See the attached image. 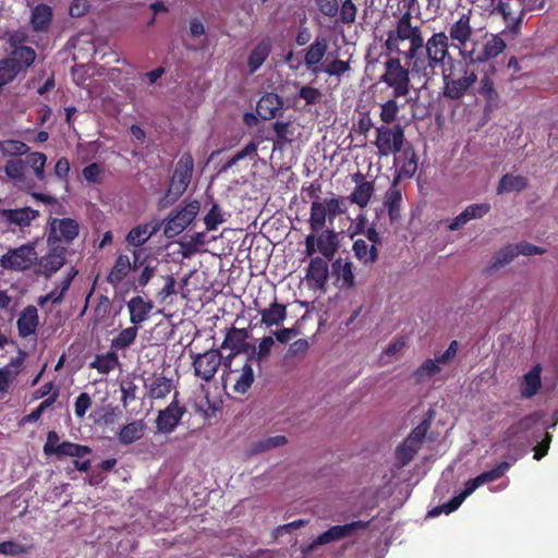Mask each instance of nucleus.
I'll return each mask as SVG.
<instances>
[{
  "label": "nucleus",
  "mask_w": 558,
  "mask_h": 558,
  "mask_svg": "<svg viewBox=\"0 0 558 558\" xmlns=\"http://www.w3.org/2000/svg\"><path fill=\"white\" fill-rule=\"evenodd\" d=\"M411 11H405L398 17L391 29L387 32L384 46L388 54H402L412 61L417 51L423 49V32L420 25L413 24Z\"/></svg>",
  "instance_id": "nucleus-1"
},
{
  "label": "nucleus",
  "mask_w": 558,
  "mask_h": 558,
  "mask_svg": "<svg viewBox=\"0 0 558 558\" xmlns=\"http://www.w3.org/2000/svg\"><path fill=\"white\" fill-rule=\"evenodd\" d=\"M447 58H450L449 37L445 32L434 33L427 40L423 38V49L411 61L412 74L428 80Z\"/></svg>",
  "instance_id": "nucleus-2"
},
{
  "label": "nucleus",
  "mask_w": 558,
  "mask_h": 558,
  "mask_svg": "<svg viewBox=\"0 0 558 558\" xmlns=\"http://www.w3.org/2000/svg\"><path fill=\"white\" fill-rule=\"evenodd\" d=\"M43 450L46 457L56 456L58 460L64 457L75 458L73 466L65 469L66 474H71L74 470L87 472L90 469V460H83V458L92 453V448L68 440L60 441V436L56 430L48 432Z\"/></svg>",
  "instance_id": "nucleus-3"
},
{
  "label": "nucleus",
  "mask_w": 558,
  "mask_h": 558,
  "mask_svg": "<svg viewBox=\"0 0 558 558\" xmlns=\"http://www.w3.org/2000/svg\"><path fill=\"white\" fill-rule=\"evenodd\" d=\"M193 170V157L190 153H184L175 163L173 174L165 195L159 199V209L171 206L180 198L191 182Z\"/></svg>",
  "instance_id": "nucleus-4"
},
{
  "label": "nucleus",
  "mask_w": 558,
  "mask_h": 558,
  "mask_svg": "<svg viewBox=\"0 0 558 558\" xmlns=\"http://www.w3.org/2000/svg\"><path fill=\"white\" fill-rule=\"evenodd\" d=\"M36 52L32 47H15L11 56L0 60V94L3 86L12 82L34 63Z\"/></svg>",
  "instance_id": "nucleus-5"
},
{
  "label": "nucleus",
  "mask_w": 558,
  "mask_h": 558,
  "mask_svg": "<svg viewBox=\"0 0 558 558\" xmlns=\"http://www.w3.org/2000/svg\"><path fill=\"white\" fill-rule=\"evenodd\" d=\"M548 0H520L521 9L517 15L513 14L510 2L500 1L496 4L493 13H498L505 22L504 34H511L514 37L520 35L524 15L530 12L544 10Z\"/></svg>",
  "instance_id": "nucleus-6"
},
{
  "label": "nucleus",
  "mask_w": 558,
  "mask_h": 558,
  "mask_svg": "<svg viewBox=\"0 0 558 558\" xmlns=\"http://www.w3.org/2000/svg\"><path fill=\"white\" fill-rule=\"evenodd\" d=\"M384 69L385 72L379 81L392 88L396 98L407 96L411 85V61H409V68H405L399 57H390L385 61Z\"/></svg>",
  "instance_id": "nucleus-7"
},
{
  "label": "nucleus",
  "mask_w": 558,
  "mask_h": 558,
  "mask_svg": "<svg viewBox=\"0 0 558 558\" xmlns=\"http://www.w3.org/2000/svg\"><path fill=\"white\" fill-rule=\"evenodd\" d=\"M38 260L34 243L22 244L9 248L0 258V266L9 271H25L31 269Z\"/></svg>",
  "instance_id": "nucleus-8"
},
{
  "label": "nucleus",
  "mask_w": 558,
  "mask_h": 558,
  "mask_svg": "<svg viewBox=\"0 0 558 558\" xmlns=\"http://www.w3.org/2000/svg\"><path fill=\"white\" fill-rule=\"evenodd\" d=\"M250 332L245 328L230 327L227 329L225 339L219 350H230L223 357V367L232 372L231 366L235 356L242 353L248 355L252 344L247 342Z\"/></svg>",
  "instance_id": "nucleus-9"
},
{
  "label": "nucleus",
  "mask_w": 558,
  "mask_h": 558,
  "mask_svg": "<svg viewBox=\"0 0 558 558\" xmlns=\"http://www.w3.org/2000/svg\"><path fill=\"white\" fill-rule=\"evenodd\" d=\"M48 246H57L60 243L71 244L78 235L80 225L72 218H49L48 220Z\"/></svg>",
  "instance_id": "nucleus-10"
},
{
  "label": "nucleus",
  "mask_w": 558,
  "mask_h": 558,
  "mask_svg": "<svg viewBox=\"0 0 558 558\" xmlns=\"http://www.w3.org/2000/svg\"><path fill=\"white\" fill-rule=\"evenodd\" d=\"M511 34H504V31L499 34H490L488 37V34L485 35L487 38L484 43L481 50L476 49V45L473 44L470 51L465 53V61H469L470 63H485L496 57H498L500 53H502L507 47L505 39L502 36H508Z\"/></svg>",
  "instance_id": "nucleus-11"
},
{
  "label": "nucleus",
  "mask_w": 558,
  "mask_h": 558,
  "mask_svg": "<svg viewBox=\"0 0 558 558\" xmlns=\"http://www.w3.org/2000/svg\"><path fill=\"white\" fill-rule=\"evenodd\" d=\"M201 208L198 201L194 199L185 204V206L175 210L167 219L163 228V233L167 238H174L180 234L187 226H190L196 218Z\"/></svg>",
  "instance_id": "nucleus-12"
},
{
  "label": "nucleus",
  "mask_w": 558,
  "mask_h": 558,
  "mask_svg": "<svg viewBox=\"0 0 558 558\" xmlns=\"http://www.w3.org/2000/svg\"><path fill=\"white\" fill-rule=\"evenodd\" d=\"M472 12L460 14L459 19L449 25V40L460 50L461 57L465 60V53L470 51L468 44L472 39L473 27L471 25Z\"/></svg>",
  "instance_id": "nucleus-13"
},
{
  "label": "nucleus",
  "mask_w": 558,
  "mask_h": 558,
  "mask_svg": "<svg viewBox=\"0 0 558 558\" xmlns=\"http://www.w3.org/2000/svg\"><path fill=\"white\" fill-rule=\"evenodd\" d=\"M223 357L219 349H210L196 354L192 363L195 376L209 383L215 377L219 366L223 365Z\"/></svg>",
  "instance_id": "nucleus-14"
},
{
  "label": "nucleus",
  "mask_w": 558,
  "mask_h": 558,
  "mask_svg": "<svg viewBox=\"0 0 558 558\" xmlns=\"http://www.w3.org/2000/svg\"><path fill=\"white\" fill-rule=\"evenodd\" d=\"M328 39L319 35L302 51L304 54L303 64L311 74L317 76L322 73V68L325 65L324 58L328 52Z\"/></svg>",
  "instance_id": "nucleus-15"
},
{
  "label": "nucleus",
  "mask_w": 558,
  "mask_h": 558,
  "mask_svg": "<svg viewBox=\"0 0 558 558\" xmlns=\"http://www.w3.org/2000/svg\"><path fill=\"white\" fill-rule=\"evenodd\" d=\"M179 392L175 391L172 401L160 410L156 418V427L162 434L172 433L186 412L185 407L179 404Z\"/></svg>",
  "instance_id": "nucleus-16"
},
{
  "label": "nucleus",
  "mask_w": 558,
  "mask_h": 558,
  "mask_svg": "<svg viewBox=\"0 0 558 558\" xmlns=\"http://www.w3.org/2000/svg\"><path fill=\"white\" fill-rule=\"evenodd\" d=\"M134 260L131 263L130 257L125 254H119L111 267L109 274L106 277V281L113 288H117L132 270L141 268L144 260L140 262V251H133Z\"/></svg>",
  "instance_id": "nucleus-17"
},
{
  "label": "nucleus",
  "mask_w": 558,
  "mask_h": 558,
  "mask_svg": "<svg viewBox=\"0 0 558 558\" xmlns=\"http://www.w3.org/2000/svg\"><path fill=\"white\" fill-rule=\"evenodd\" d=\"M66 248L61 245L49 246L48 253L35 264L34 272L37 276L50 278L65 264Z\"/></svg>",
  "instance_id": "nucleus-18"
},
{
  "label": "nucleus",
  "mask_w": 558,
  "mask_h": 558,
  "mask_svg": "<svg viewBox=\"0 0 558 558\" xmlns=\"http://www.w3.org/2000/svg\"><path fill=\"white\" fill-rule=\"evenodd\" d=\"M476 80L477 76L473 71L465 72L463 76L452 80L445 75L444 95L450 99H459L474 85Z\"/></svg>",
  "instance_id": "nucleus-19"
},
{
  "label": "nucleus",
  "mask_w": 558,
  "mask_h": 558,
  "mask_svg": "<svg viewBox=\"0 0 558 558\" xmlns=\"http://www.w3.org/2000/svg\"><path fill=\"white\" fill-rule=\"evenodd\" d=\"M39 326L38 310L35 305L25 306L20 313L16 327L17 333L21 338H28L35 336Z\"/></svg>",
  "instance_id": "nucleus-20"
},
{
  "label": "nucleus",
  "mask_w": 558,
  "mask_h": 558,
  "mask_svg": "<svg viewBox=\"0 0 558 558\" xmlns=\"http://www.w3.org/2000/svg\"><path fill=\"white\" fill-rule=\"evenodd\" d=\"M402 193L399 187V178H396L385 193L384 207L387 209L390 223L393 225L401 217Z\"/></svg>",
  "instance_id": "nucleus-21"
},
{
  "label": "nucleus",
  "mask_w": 558,
  "mask_h": 558,
  "mask_svg": "<svg viewBox=\"0 0 558 558\" xmlns=\"http://www.w3.org/2000/svg\"><path fill=\"white\" fill-rule=\"evenodd\" d=\"M490 211L488 203L471 204L462 213H460L449 225L450 231H456L473 219H480Z\"/></svg>",
  "instance_id": "nucleus-22"
},
{
  "label": "nucleus",
  "mask_w": 558,
  "mask_h": 558,
  "mask_svg": "<svg viewBox=\"0 0 558 558\" xmlns=\"http://www.w3.org/2000/svg\"><path fill=\"white\" fill-rule=\"evenodd\" d=\"M147 389V397L151 400L165 399L174 388V383L171 378L161 374H154L150 383H145Z\"/></svg>",
  "instance_id": "nucleus-23"
},
{
  "label": "nucleus",
  "mask_w": 558,
  "mask_h": 558,
  "mask_svg": "<svg viewBox=\"0 0 558 558\" xmlns=\"http://www.w3.org/2000/svg\"><path fill=\"white\" fill-rule=\"evenodd\" d=\"M282 108V98L275 93H267L258 100L256 111L262 119L271 120L278 116Z\"/></svg>",
  "instance_id": "nucleus-24"
},
{
  "label": "nucleus",
  "mask_w": 558,
  "mask_h": 558,
  "mask_svg": "<svg viewBox=\"0 0 558 558\" xmlns=\"http://www.w3.org/2000/svg\"><path fill=\"white\" fill-rule=\"evenodd\" d=\"M362 521H356L343 525H333L327 531L323 532L317 536L314 544L316 545H326L335 541H339L348 536L352 531L357 529L359 526H365Z\"/></svg>",
  "instance_id": "nucleus-25"
},
{
  "label": "nucleus",
  "mask_w": 558,
  "mask_h": 558,
  "mask_svg": "<svg viewBox=\"0 0 558 558\" xmlns=\"http://www.w3.org/2000/svg\"><path fill=\"white\" fill-rule=\"evenodd\" d=\"M154 308V303L151 300H144L143 296L136 295L133 296L128 302V310L130 313V322L133 325H140L145 322L151 310Z\"/></svg>",
  "instance_id": "nucleus-26"
},
{
  "label": "nucleus",
  "mask_w": 558,
  "mask_h": 558,
  "mask_svg": "<svg viewBox=\"0 0 558 558\" xmlns=\"http://www.w3.org/2000/svg\"><path fill=\"white\" fill-rule=\"evenodd\" d=\"M316 243L318 252L326 259L331 260L339 248L338 233L333 229L323 230L316 236Z\"/></svg>",
  "instance_id": "nucleus-27"
},
{
  "label": "nucleus",
  "mask_w": 558,
  "mask_h": 558,
  "mask_svg": "<svg viewBox=\"0 0 558 558\" xmlns=\"http://www.w3.org/2000/svg\"><path fill=\"white\" fill-rule=\"evenodd\" d=\"M1 216L9 225H15L20 228H25L39 216V211L31 207H23L17 209H3Z\"/></svg>",
  "instance_id": "nucleus-28"
},
{
  "label": "nucleus",
  "mask_w": 558,
  "mask_h": 558,
  "mask_svg": "<svg viewBox=\"0 0 558 558\" xmlns=\"http://www.w3.org/2000/svg\"><path fill=\"white\" fill-rule=\"evenodd\" d=\"M24 353L20 351V355L11 359V361L0 368V391H8L10 385L16 379L23 368Z\"/></svg>",
  "instance_id": "nucleus-29"
},
{
  "label": "nucleus",
  "mask_w": 558,
  "mask_h": 558,
  "mask_svg": "<svg viewBox=\"0 0 558 558\" xmlns=\"http://www.w3.org/2000/svg\"><path fill=\"white\" fill-rule=\"evenodd\" d=\"M52 8L45 3H39L32 9L29 23L32 28L39 32H47L52 22Z\"/></svg>",
  "instance_id": "nucleus-30"
},
{
  "label": "nucleus",
  "mask_w": 558,
  "mask_h": 558,
  "mask_svg": "<svg viewBox=\"0 0 558 558\" xmlns=\"http://www.w3.org/2000/svg\"><path fill=\"white\" fill-rule=\"evenodd\" d=\"M260 324L266 327L278 326L287 318V306L277 302V298L266 308L259 311Z\"/></svg>",
  "instance_id": "nucleus-31"
},
{
  "label": "nucleus",
  "mask_w": 558,
  "mask_h": 558,
  "mask_svg": "<svg viewBox=\"0 0 558 558\" xmlns=\"http://www.w3.org/2000/svg\"><path fill=\"white\" fill-rule=\"evenodd\" d=\"M541 374L542 366L541 364H536L523 376V381L520 387L522 398L531 399L538 392L542 387Z\"/></svg>",
  "instance_id": "nucleus-32"
},
{
  "label": "nucleus",
  "mask_w": 558,
  "mask_h": 558,
  "mask_svg": "<svg viewBox=\"0 0 558 558\" xmlns=\"http://www.w3.org/2000/svg\"><path fill=\"white\" fill-rule=\"evenodd\" d=\"M328 259L325 257H313L310 260L306 278L310 281H314L317 288H323L328 280Z\"/></svg>",
  "instance_id": "nucleus-33"
},
{
  "label": "nucleus",
  "mask_w": 558,
  "mask_h": 558,
  "mask_svg": "<svg viewBox=\"0 0 558 558\" xmlns=\"http://www.w3.org/2000/svg\"><path fill=\"white\" fill-rule=\"evenodd\" d=\"M271 51V44L269 39H263L251 51L247 58V66L250 74L255 73L262 64L266 61Z\"/></svg>",
  "instance_id": "nucleus-34"
},
{
  "label": "nucleus",
  "mask_w": 558,
  "mask_h": 558,
  "mask_svg": "<svg viewBox=\"0 0 558 558\" xmlns=\"http://www.w3.org/2000/svg\"><path fill=\"white\" fill-rule=\"evenodd\" d=\"M517 256L518 251L514 245L508 244L495 253L485 271L487 274H493L494 271L509 265Z\"/></svg>",
  "instance_id": "nucleus-35"
},
{
  "label": "nucleus",
  "mask_w": 558,
  "mask_h": 558,
  "mask_svg": "<svg viewBox=\"0 0 558 558\" xmlns=\"http://www.w3.org/2000/svg\"><path fill=\"white\" fill-rule=\"evenodd\" d=\"M352 250L354 256L365 266L373 265L378 260V247L368 245L363 239L355 240Z\"/></svg>",
  "instance_id": "nucleus-36"
},
{
  "label": "nucleus",
  "mask_w": 558,
  "mask_h": 558,
  "mask_svg": "<svg viewBox=\"0 0 558 558\" xmlns=\"http://www.w3.org/2000/svg\"><path fill=\"white\" fill-rule=\"evenodd\" d=\"M360 178L361 182H357L353 192L349 196V199L352 204H356L359 207L364 208L367 206L375 189L373 182L364 180L363 175H360Z\"/></svg>",
  "instance_id": "nucleus-37"
},
{
  "label": "nucleus",
  "mask_w": 558,
  "mask_h": 558,
  "mask_svg": "<svg viewBox=\"0 0 558 558\" xmlns=\"http://www.w3.org/2000/svg\"><path fill=\"white\" fill-rule=\"evenodd\" d=\"M145 424L142 420L133 421L124 425L118 434V440L122 445H131L143 437Z\"/></svg>",
  "instance_id": "nucleus-38"
},
{
  "label": "nucleus",
  "mask_w": 558,
  "mask_h": 558,
  "mask_svg": "<svg viewBox=\"0 0 558 558\" xmlns=\"http://www.w3.org/2000/svg\"><path fill=\"white\" fill-rule=\"evenodd\" d=\"M420 450V447L415 446L413 442H409V440L405 438L402 444L396 448V466L398 469L407 466L415 458Z\"/></svg>",
  "instance_id": "nucleus-39"
},
{
  "label": "nucleus",
  "mask_w": 558,
  "mask_h": 558,
  "mask_svg": "<svg viewBox=\"0 0 558 558\" xmlns=\"http://www.w3.org/2000/svg\"><path fill=\"white\" fill-rule=\"evenodd\" d=\"M326 206L319 201H313L311 205V216L308 219L311 231L318 232L324 229L328 214Z\"/></svg>",
  "instance_id": "nucleus-40"
},
{
  "label": "nucleus",
  "mask_w": 558,
  "mask_h": 558,
  "mask_svg": "<svg viewBox=\"0 0 558 558\" xmlns=\"http://www.w3.org/2000/svg\"><path fill=\"white\" fill-rule=\"evenodd\" d=\"M254 379L252 362H248V359H246V362L242 366L241 374L233 385V391L240 395L246 393L252 387Z\"/></svg>",
  "instance_id": "nucleus-41"
},
{
  "label": "nucleus",
  "mask_w": 558,
  "mask_h": 558,
  "mask_svg": "<svg viewBox=\"0 0 558 558\" xmlns=\"http://www.w3.org/2000/svg\"><path fill=\"white\" fill-rule=\"evenodd\" d=\"M275 345V340L270 336H265L260 339L259 344L255 348L252 344L250 349V353L247 355L248 362L256 361L258 364L267 360L269 356L272 347Z\"/></svg>",
  "instance_id": "nucleus-42"
},
{
  "label": "nucleus",
  "mask_w": 558,
  "mask_h": 558,
  "mask_svg": "<svg viewBox=\"0 0 558 558\" xmlns=\"http://www.w3.org/2000/svg\"><path fill=\"white\" fill-rule=\"evenodd\" d=\"M434 417V411L429 410L427 412V416L416 426L412 429V432L409 434L407 439L409 442H413L415 446L422 448L423 442L426 438L427 432L430 428L432 421Z\"/></svg>",
  "instance_id": "nucleus-43"
},
{
  "label": "nucleus",
  "mask_w": 558,
  "mask_h": 558,
  "mask_svg": "<svg viewBox=\"0 0 558 558\" xmlns=\"http://www.w3.org/2000/svg\"><path fill=\"white\" fill-rule=\"evenodd\" d=\"M332 269L337 276V279L342 282V287H354L355 280L351 262L342 263L341 259L339 258L332 263Z\"/></svg>",
  "instance_id": "nucleus-44"
},
{
  "label": "nucleus",
  "mask_w": 558,
  "mask_h": 558,
  "mask_svg": "<svg viewBox=\"0 0 558 558\" xmlns=\"http://www.w3.org/2000/svg\"><path fill=\"white\" fill-rule=\"evenodd\" d=\"M527 186L526 179L521 175L505 174L497 186V193L502 194L512 191H523Z\"/></svg>",
  "instance_id": "nucleus-45"
},
{
  "label": "nucleus",
  "mask_w": 558,
  "mask_h": 558,
  "mask_svg": "<svg viewBox=\"0 0 558 558\" xmlns=\"http://www.w3.org/2000/svg\"><path fill=\"white\" fill-rule=\"evenodd\" d=\"M288 442V439L284 436L277 435L272 437H267L257 441L252 442L250 448L251 454H258L270 449L284 446Z\"/></svg>",
  "instance_id": "nucleus-46"
},
{
  "label": "nucleus",
  "mask_w": 558,
  "mask_h": 558,
  "mask_svg": "<svg viewBox=\"0 0 558 558\" xmlns=\"http://www.w3.org/2000/svg\"><path fill=\"white\" fill-rule=\"evenodd\" d=\"M119 363L116 352H108L106 354L96 355L95 360L90 363V367L98 371L100 374H109L114 366Z\"/></svg>",
  "instance_id": "nucleus-47"
},
{
  "label": "nucleus",
  "mask_w": 558,
  "mask_h": 558,
  "mask_svg": "<svg viewBox=\"0 0 558 558\" xmlns=\"http://www.w3.org/2000/svg\"><path fill=\"white\" fill-rule=\"evenodd\" d=\"M151 234L153 231H149L148 225H138L129 231L125 240L129 245L140 247L149 240Z\"/></svg>",
  "instance_id": "nucleus-48"
},
{
  "label": "nucleus",
  "mask_w": 558,
  "mask_h": 558,
  "mask_svg": "<svg viewBox=\"0 0 558 558\" xmlns=\"http://www.w3.org/2000/svg\"><path fill=\"white\" fill-rule=\"evenodd\" d=\"M137 330V325L121 330L118 336L112 339L111 347L116 350H125L134 343Z\"/></svg>",
  "instance_id": "nucleus-49"
},
{
  "label": "nucleus",
  "mask_w": 558,
  "mask_h": 558,
  "mask_svg": "<svg viewBox=\"0 0 558 558\" xmlns=\"http://www.w3.org/2000/svg\"><path fill=\"white\" fill-rule=\"evenodd\" d=\"M478 94L486 99L487 106H489V107L497 106L498 94L494 87V82L487 74H485L481 78Z\"/></svg>",
  "instance_id": "nucleus-50"
},
{
  "label": "nucleus",
  "mask_w": 558,
  "mask_h": 558,
  "mask_svg": "<svg viewBox=\"0 0 558 558\" xmlns=\"http://www.w3.org/2000/svg\"><path fill=\"white\" fill-rule=\"evenodd\" d=\"M440 372V367L438 366V362L432 359L425 360L413 373L415 381L421 384L425 381L426 378L434 376Z\"/></svg>",
  "instance_id": "nucleus-51"
},
{
  "label": "nucleus",
  "mask_w": 558,
  "mask_h": 558,
  "mask_svg": "<svg viewBox=\"0 0 558 558\" xmlns=\"http://www.w3.org/2000/svg\"><path fill=\"white\" fill-rule=\"evenodd\" d=\"M46 155L43 153H32L26 155L24 162L25 166H29L35 173V177L38 180H44L45 178V165H46Z\"/></svg>",
  "instance_id": "nucleus-52"
},
{
  "label": "nucleus",
  "mask_w": 558,
  "mask_h": 558,
  "mask_svg": "<svg viewBox=\"0 0 558 558\" xmlns=\"http://www.w3.org/2000/svg\"><path fill=\"white\" fill-rule=\"evenodd\" d=\"M511 464L507 461L499 462L495 468H493L489 471H485L476 476L477 482H480L481 485L486 483H492L500 477L504 476V474L510 469Z\"/></svg>",
  "instance_id": "nucleus-53"
},
{
  "label": "nucleus",
  "mask_w": 558,
  "mask_h": 558,
  "mask_svg": "<svg viewBox=\"0 0 558 558\" xmlns=\"http://www.w3.org/2000/svg\"><path fill=\"white\" fill-rule=\"evenodd\" d=\"M324 205L326 206V211L328 214V220L330 223L333 222L335 218L339 215H342L347 211V199L344 197H336L327 199Z\"/></svg>",
  "instance_id": "nucleus-54"
},
{
  "label": "nucleus",
  "mask_w": 558,
  "mask_h": 558,
  "mask_svg": "<svg viewBox=\"0 0 558 558\" xmlns=\"http://www.w3.org/2000/svg\"><path fill=\"white\" fill-rule=\"evenodd\" d=\"M225 222L223 214L218 204H213L209 211L204 217V223L207 231L216 230L217 227Z\"/></svg>",
  "instance_id": "nucleus-55"
},
{
  "label": "nucleus",
  "mask_w": 558,
  "mask_h": 558,
  "mask_svg": "<svg viewBox=\"0 0 558 558\" xmlns=\"http://www.w3.org/2000/svg\"><path fill=\"white\" fill-rule=\"evenodd\" d=\"M350 70V64L348 61H343L340 59H333L329 62H325V65L322 68V73H325L329 76H341L345 72Z\"/></svg>",
  "instance_id": "nucleus-56"
},
{
  "label": "nucleus",
  "mask_w": 558,
  "mask_h": 558,
  "mask_svg": "<svg viewBox=\"0 0 558 558\" xmlns=\"http://www.w3.org/2000/svg\"><path fill=\"white\" fill-rule=\"evenodd\" d=\"M357 13V8L353 3L352 0H343L341 7L339 8L338 14L340 15V21L344 24H352L355 22Z\"/></svg>",
  "instance_id": "nucleus-57"
},
{
  "label": "nucleus",
  "mask_w": 558,
  "mask_h": 558,
  "mask_svg": "<svg viewBox=\"0 0 558 558\" xmlns=\"http://www.w3.org/2000/svg\"><path fill=\"white\" fill-rule=\"evenodd\" d=\"M535 421L536 420L534 418L533 415L523 416L518 422H515L514 424H512L511 426L508 427V429L506 432L507 437L513 438L518 434L526 432Z\"/></svg>",
  "instance_id": "nucleus-58"
},
{
  "label": "nucleus",
  "mask_w": 558,
  "mask_h": 558,
  "mask_svg": "<svg viewBox=\"0 0 558 558\" xmlns=\"http://www.w3.org/2000/svg\"><path fill=\"white\" fill-rule=\"evenodd\" d=\"M120 390L122 393L121 402L123 407H126L130 401L136 399L137 385L132 379L122 380L120 384Z\"/></svg>",
  "instance_id": "nucleus-59"
},
{
  "label": "nucleus",
  "mask_w": 558,
  "mask_h": 558,
  "mask_svg": "<svg viewBox=\"0 0 558 558\" xmlns=\"http://www.w3.org/2000/svg\"><path fill=\"white\" fill-rule=\"evenodd\" d=\"M398 112L399 106L395 99H389L380 107V118L387 124L396 120Z\"/></svg>",
  "instance_id": "nucleus-60"
},
{
  "label": "nucleus",
  "mask_w": 558,
  "mask_h": 558,
  "mask_svg": "<svg viewBox=\"0 0 558 558\" xmlns=\"http://www.w3.org/2000/svg\"><path fill=\"white\" fill-rule=\"evenodd\" d=\"M299 98L303 99L306 105H316L320 102L323 94L319 89L311 86H302L298 94Z\"/></svg>",
  "instance_id": "nucleus-61"
},
{
  "label": "nucleus",
  "mask_w": 558,
  "mask_h": 558,
  "mask_svg": "<svg viewBox=\"0 0 558 558\" xmlns=\"http://www.w3.org/2000/svg\"><path fill=\"white\" fill-rule=\"evenodd\" d=\"M143 260L145 262L146 258ZM142 267H143V269L136 279L135 289H138V288L144 289L156 274V269H157L156 265L144 263Z\"/></svg>",
  "instance_id": "nucleus-62"
},
{
  "label": "nucleus",
  "mask_w": 558,
  "mask_h": 558,
  "mask_svg": "<svg viewBox=\"0 0 558 558\" xmlns=\"http://www.w3.org/2000/svg\"><path fill=\"white\" fill-rule=\"evenodd\" d=\"M25 162L22 159H11L5 165V173L11 179H21L24 177Z\"/></svg>",
  "instance_id": "nucleus-63"
},
{
  "label": "nucleus",
  "mask_w": 558,
  "mask_h": 558,
  "mask_svg": "<svg viewBox=\"0 0 558 558\" xmlns=\"http://www.w3.org/2000/svg\"><path fill=\"white\" fill-rule=\"evenodd\" d=\"M315 3L322 14L328 17H336L339 12L338 0H315Z\"/></svg>",
  "instance_id": "nucleus-64"
}]
</instances>
